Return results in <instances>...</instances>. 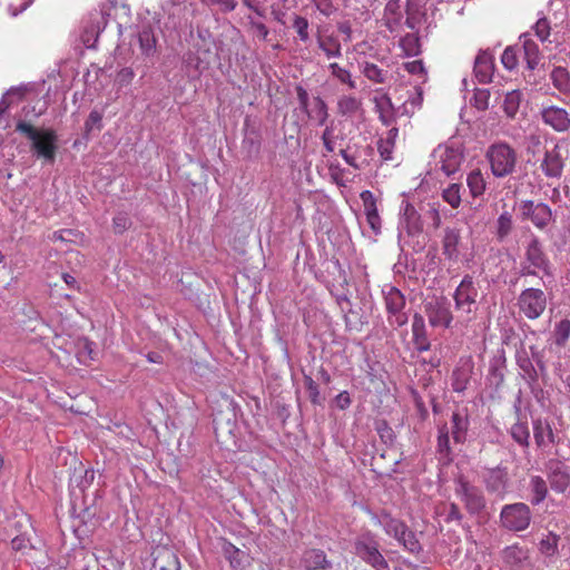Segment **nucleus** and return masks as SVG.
Returning a JSON list of instances; mask_svg holds the SVG:
<instances>
[{
    "mask_svg": "<svg viewBox=\"0 0 570 570\" xmlns=\"http://www.w3.org/2000/svg\"><path fill=\"white\" fill-rule=\"evenodd\" d=\"M101 128H102V114L98 110L90 111V114L85 122L86 134L89 135L94 130L100 131Z\"/></svg>",
    "mask_w": 570,
    "mask_h": 570,
    "instance_id": "8fccbe9b",
    "label": "nucleus"
},
{
    "mask_svg": "<svg viewBox=\"0 0 570 570\" xmlns=\"http://www.w3.org/2000/svg\"><path fill=\"white\" fill-rule=\"evenodd\" d=\"M562 142L554 144L546 149L540 168L548 178H560L564 167V155Z\"/></svg>",
    "mask_w": 570,
    "mask_h": 570,
    "instance_id": "f8f14e48",
    "label": "nucleus"
},
{
    "mask_svg": "<svg viewBox=\"0 0 570 570\" xmlns=\"http://www.w3.org/2000/svg\"><path fill=\"white\" fill-rule=\"evenodd\" d=\"M518 307L527 318L537 320L546 311L547 295L540 288H525L518 297Z\"/></svg>",
    "mask_w": 570,
    "mask_h": 570,
    "instance_id": "9d476101",
    "label": "nucleus"
},
{
    "mask_svg": "<svg viewBox=\"0 0 570 570\" xmlns=\"http://www.w3.org/2000/svg\"><path fill=\"white\" fill-rule=\"evenodd\" d=\"M521 101V92L518 90L509 91L503 101V110L510 118L514 117L519 110Z\"/></svg>",
    "mask_w": 570,
    "mask_h": 570,
    "instance_id": "37998d69",
    "label": "nucleus"
},
{
    "mask_svg": "<svg viewBox=\"0 0 570 570\" xmlns=\"http://www.w3.org/2000/svg\"><path fill=\"white\" fill-rule=\"evenodd\" d=\"M352 401L350 394L346 391L341 392L335 397V404L338 409L345 410L351 405Z\"/></svg>",
    "mask_w": 570,
    "mask_h": 570,
    "instance_id": "0e129e2a",
    "label": "nucleus"
},
{
    "mask_svg": "<svg viewBox=\"0 0 570 570\" xmlns=\"http://www.w3.org/2000/svg\"><path fill=\"white\" fill-rule=\"evenodd\" d=\"M362 106L360 99L353 96H342L337 101V111L343 116L355 115Z\"/></svg>",
    "mask_w": 570,
    "mask_h": 570,
    "instance_id": "e433bc0d",
    "label": "nucleus"
},
{
    "mask_svg": "<svg viewBox=\"0 0 570 570\" xmlns=\"http://www.w3.org/2000/svg\"><path fill=\"white\" fill-rule=\"evenodd\" d=\"M512 229V216L510 213H502L497 220V237L503 240Z\"/></svg>",
    "mask_w": 570,
    "mask_h": 570,
    "instance_id": "a18cd8bd",
    "label": "nucleus"
},
{
    "mask_svg": "<svg viewBox=\"0 0 570 570\" xmlns=\"http://www.w3.org/2000/svg\"><path fill=\"white\" fill-rule=\"evenodd\" d=\"M382 293L389 323L395 327L405 325L407 323V315L403 311L405 307V297L402 292L392 285H385Z\"/></svg>",
    "mask_w": 570,
    "mask_h": 570,
    "instance_id": "0eeeda50",
    "label": "nucleus"
},
{
    "mask_svg": "<svg viewBox=\"0 0 570 570\" xmlns=\"http://www.w3.org/2000/svg\"><path fill=\"white\" fill-rule=\"evenodd\" d=\"M541 115L544 124L557 131H566L570 128V115L563 108L548 106L542 109Z\"/></svg>",
    "mask_w": 570,
    "mask_h": 570,
    "instance_id": "f3484780",
    "label": "nucleus"
},
{
    "mask_svg": "<svg viewBox=\"0 0 570 570\" xmlns=\"http://www.w3.org/2000/svg\"><path fill=\"white\" fill-rule=\"evenodd\" d=\"M17 130L31 141V149L38 158L47 163L55 161L58 136L53 129H37L28 122L19 121Z\"/></svg>",
    "mask_w": 570,
    "mask_h": 570,
    "instance_id": "f257e3e1",
    "label": "nucleus"
},
{
    "mask_svg": "<svg viewBox=\"0 0 570 570\" xmlns=\"http://www.w3.org/2000/svg\"><path fill=\"white\" fill-rule=\"evenodd\" d=\"M402 10L400 0H390L384 9L383 21L391 32H396L402 24Z\"/></svg>",
    "mask_w": 570,
    "mask_h": 570,
    "instance_id": "a878e982",
    "label": "nucleus"
},
{
    "mask_svg": "<svg viewBox=\"0 0 570 570\" xmlns=\"http://www.w3.org/2000/svg\"><path fill=\"white\" fill-rule=\"evenodd\" d=\"M372 521L382 527L387 535L393 537L400 544L412 553H417L421 550V544L407 525L393 518L390 513L382 512L380 514H372Z\"/></svg>",
    "mask_w": 570,
    "mask_h": 570,
    "instance_id": "7ed1b4c3",
    "label": "nucleus"
},
{
    "mask_svg": "<svg viewBox=\"0 0 570 570\" xmlns=\"http://www.w3.org/2000/svg\"><path fill=\"white\" fill-rule=\"evenodd\" d=\"M530 491L532 494V504L538 505L541 502H543L548 494V487L546 480L540 475H533L530 479Z\"/></svg>",
    "mask_w": 570,
    "mask_h": 570,
    "instance_id": "7c9ffc66",
    "label": "nucleus"
},
{
    "mask_svg": "<svg viewBox=\"0 0 570 570\" xmlns=\"http://www.w3.org/2000/svg\"><path fill=\"white\" fill-rule=\"evenodd\" d=\"M466 185L471 196L476 198L483 195L487 183L480 170H472L466 177Z\"/></svg>",
    "mask_w": 570,
    "mask_h": 570,
    "instance_id": "72a5a7b5",
    "label": "nucleus"
},
{
    "mask_svg": "<svg viewBox=\"0 0 570 570\" xmlns=\"http://www.w3.org/2000/svg\"><path fill=\"white\" fill-rule=\"evenodd\" d=\"M523 51L529 69H534L539 63V48L527 35L523 36Z\"/></svg>",
    "mask_w": 570,
    "mask_h": 570,
    "instance_id": "58836bf2",
    "label": "nucleus"
},
{
    "mask_svg": "<svg viewBox=\"0 0 570 570\" xmlns=\"http://www.w3.org/2000/svg\"><path fill=\"white\" fill-rule=\"evenodd\" d=\"M247 20H248V24H249L250 29L253 30L254 35L259 40L266 41L268 38V35H269L268 28L263 22H258V21L254 20L253 17H250V16L247 17Z\"/></svg>",
    "mask_w": 570,
    "mask_h": 570,
    "instance_id": "864d4df0",
    "label": "nucleus"
},
{
    "mask_svg": "<svg viewBox=\"0 0 570 570\" xmlns=\"http://www.w3.org/2000/svg\"><path fill=\"white\" fill-rule=\"evenodd\" d=\"M473 371V364L469 360H461L452 372L451 386L454 392L462 393L466 390Z\"/></svg>",
    "mask_w": 570,
    "mask_h": 570,
    "instance_id": "4be33fe9",
    "label": "nucleus"
},
{
    "mask_svg": "<svg viewBox=\"0 0 570 570\" xmlns=\"http://www.w3.org/2000/svg\"><path fill=\"white\" fill-rule=\"evenodd\" d=\"M485 156L493 176L502 178L513 173L517 165V153L508 144L491 145Z\"/></svg>",
    "mask_w": 570,
    "mask_h": 570,
    "instance_id": "20e7f679",
    "label": "nucleus"
},
{
    "mask_svg": "<svg viewBox=\"0 0 570 570\" xmlns=\"http://www.w3.org/2000/svg\"><path fill=\"white\" fill-rule=\"evenodd\" d=\"M442 198L452 208H458L461 204V185L451 184L442 191Z\"/></svg>",
    "mask_w": 570,
    "mask_h": 570,
    "instance_id": "c03bdc74",
    "label": "nucleus"
},
{
    "mask_svg": "<svg viewBox=\"0 0 570 570\" xmlns=\"http://www.w3.org/2000/svg\"><path fill=\"white\" fill-rule=\"evenodd\" d=\"M534 31L541 41H546L550 36V24L548 20L546 18H540L534 26Z\"/></svg>",
    "mask_w": 570,
    "mask_h": 570,
    "instance_id": "13d9d810",
    "label": "nucleus"
},
{
    "mask_svg": "<svg viewBox=\"0 0 570 570\" xmlns=\"http://www.w3.org/2000/svg\"><path fill=\"white\" fill-rule=\"evenodd\" d=\"M490 91L488 89H475L472 98L473 106L479 110H485L489 107Z\"/></svg>",
    "mask_w": 570,
    "mask_h": 570,
    "instance_id": "603ef678",
    "label": "nucleus"
},
{
    "mask_svg": "<svg viewBox=\"0 0 570 570\" xmlns=\"http://www.w3.org/2000/svg\"><path fill=\"white\" fill-rule=\"evenodd\" d=\"M355 553L376 570H387L389 563L379 550V542L371 532L362 533L354 543Z\"/></svg>",
    "mask_w": 570,
    "mask_h": 570,
    "instance_id": "423d86ee",
    "label": "nucleus"
},
{
    "mask_svg": "<svg viewBox=\"0 0 570 570\" xmlns=\"http://www.w3.org/2000/svg\"><path fill=\"white\" fill-rule=\"evenodd\" d=\"M405 70L411 75H425V68L422 60H414L404 65Z\"/></svg>",
    "mask_w": 570,
    "mask_h": 570,
    "instance_id": "e2e57ef3",
    "label": "nucleus"
},
{
    "mask_svg": "<svg viewBox=\"0 0 570 570\" xmlns=\"http://www.w3.org/2000/svg\"><path fill=\"white\" fill-rule=\"evenodd\" d=\"M361 199L364 205V213L366 216L367 225L370 226L374 235L381 234L382 222L377 212L374 195L370 190H364L361 193Z\"/></svg>",
    "mask_w": 570,
    "mask_h": 570,
    "instance_id": "a211bd4d",
    "label": "nucleus"
},
{
    "mask_svg": "<svg viewBox=\"0 0 570 570\" xmlns=\"http://www.w3.org/2000/svg\"><path fill=\"white\" fill-rule=\"evenodd\" d=\"M552 219V210L551 208L543 203H537V210L534 213V217L532 223L535 227L543 229L549 225Z\"/></svg>",
    "mask_w": 570,
    "mask_h": 570,
    "instance_id": "a19ab883",
    "label": "nucleus"
},
{
    "mask_svg": "<svg viewBox=\"0 0 570 570\" xmlns=\"http://www.w3.org/2000/svg\"><path fill=\"white\" fill-rule=\"evenodd\" d=\"M544 471L552 491L564 493L570 487V459L562 458L559 450L544 463Z\"/></svg>",
    "mask_w": 570,
    "mask_h": 570,
    "instance_id": "39448f33",
    "label": "nucleus"
},
{
    "mask_svg": "<svg viewBox=\"0 0 570 570\" xmlns=\"http://www.w3.org/2000/svg\"><path fill=\"white\" fill-rule=\"evenodd\" d=\"M308 117L316 121L318 126L325 125L328 118L327 105L321 97H315L313 107L308 111Z\"/></svg>",
    "mask_w": 570,
    "mask_h": 570,
    "instance_id": "f704fd0d",
    "label": "nucleus"
},
{
    "mask_svg": "<svg viewBox=\"0 0 570 570\" xmlns=\"http://www.w3.org/2000/svg\"><path fill=\"white\" fill-rule=\"evenodd\" d=\"M328 70L338 82L346 85L348 89H356V81L353 79L351 72L347 69L341 67L336 62H332L328 65Z\"/></svg>",
    "mask_w": 570,
    "mask_h": 570,
    "instance_id": "c9c22d12",
    "label": "nucleus"
},
{
    "mask_svg": "<svg viewBox=\"0 0 570 570\" xmlns=\"http://www.w3.org/2000/svg\"><path fill=\"white\" fill-rule=\"evenodd\" d=\"M423 224L421 216L415 207L409 202L402 203V214L399 222V230L406 232L407 235H417L422 232Z\"/></svg>",
    "mask_w": 570,
    "mask_h": 570,
    "instance_id": "dca6fc26",
    "label": "nucleus"
},
{
    "mask_svg": "<svg viewBox=\"0 0 570 570\" xmlns=\"http://www.w3.org/2000/svg\"><path fill=\"white\" fill-rule=\"evenodd\" d=\"M560 535L549 531L542 535L538 543V550L547 559H553L559 554Z\"/></svg>",
    "mask_w": 570,
    "mask_h": 570,
    "instance_id": "cd10ccee",
    "label": "nucleus"
},
{
    "mask_svg": "<svg viewBox=\"0 0 570 570\" xmlns=\"http://www.w3.org/2000/svg\"><path fill=\"white\" fill-rule=\"evenodd\" d=\"M461 234L456 228H446L442 240L443 254L450 261L458 262L460 256Z\"/></svg>",
    "mask_w": 570,
    "mask_h": 570,
    "instance_id": "b1692460",
    "label": "nucleus"
},
{
    "mask_svg": "<svg viewBox=\"0 0 570 570\" xmlns=\"http://www.w3.org/2000/svg\"><path fill=\"white\" fill-rule=\"evenodd\" d=\"M138 40L142 55L153 56L156 51V38L151 29L144 28L139 35Z\"/></svg>",
    "mask_w": 570,
    "mask_h": 570,
    "instance_id": "4c0bfd02",
    "label": "nucleus"
},
{
    "mask_svg": "<svg viewBox=\"0 0 570 570\" xmlns=\"http://www.w3.org/2000/svg\"><path fill=\"white\" fill-rule=\"evenodd\" d=\"M297 97H298L301 107L303 109H307V105H308V94H307V91L305 89H303L302 87H298L297 88Z\"/></svg>",
    "mask_w": 570,
    "mask_h": 570,
    "instance_id": "774afa93",
    "label": "nucleus"
},
{
    "mask_svg": "<svg viewBox=\"0 0 570 570\" xmlns=\"http://www.w3.org/2000/svg\"><path fill=\"white\" fill-rule=\"evenodd\" d=\"M531 510L522 502L507 504L502 508L500 520L502 525L510 531H523L531 522Z\"/></svg>",
    "mask_w": 570,
    "mask_h": 570,
    "instance_id": "1a4fd4ad",
    "label": "nucleus"
},
{
    "mask_svg": "<svg viewBox=\"0 0 570 570\" xmlns=\"http://www.w3.org/2000/svg\"><path fill=\"white\" fill-rule=\"evenodd\" d=\"M484 482L489 492L504 494L509 483L507 469L498 466L489 470L484 475Z\"/></svg>",
    "mask_w": 570,
    "mask_h": 570,
    "instance_id": "6ab92c4d",
    "label": "nucleus"
},
{
    "mask_svg": "<svg viewBox=\"0 0 570 570\" xmlns=\"http://www.w3.org/2000/svg\"><path fill=\"white\" fill-rule=\"evenodd\" d=\"M131 225V220L125 213L117 214L112 219V226L116 233H124Z\"/></svg>",
    "mask_w": 570,
    "mask_h": 570,
    "instance_id": "6e6d98bb",
    "label": "nucleus"
},
{
    "mask_svg": "<svg viewBox=\"0 0 570 570\" xmlns=\"http://www.w3.org/2000/svg\"><path fill=\"white\" fill-rule=\"evenodd\" d=\"M426 314L432 326L449 327L452 313L445 299H434L426 304Z\"/></svg>",
    "mask_w": 570,
    "mask_h": 570,
    "instance_id": "2eb2a0df",
    "label": "nucleus"
},
{
    "mask_svg": "<svg viewBox=\"0 0 570 570\" xmlns=\"http://www.w3.org/2000/svg\"><path fill=\"white\" fill-rule=\"evenodd\" d=\"M135 77V72L131 68L126 67L117 72L116 81L119 86H128Z\"/></svg>",
    "mask_w": 570,
    "mask_h": 570,
    "instance_id": "680f3d73",
    "label": "nucleus"
},
{
    "mask_svg": "<svg viewBox=\"0 0 570 570\" xmlns=\"http://www.w3.org/2000/svg\"><path fill=\"white\" fill-rule=\"evenodd\" d=\"M522 276H537L552 278V266L537 236H531L524 248V258L521 263Z\"/></svg>",
    "mask_w": 570,
    "mask_h": 570,
    "instance_id": "f03ea898",
    "label": "nucleus"
},
{
    "mask_svg": "<svg viewBox=\"0 0 570 570\" xmlns=\"http://www.w3.org/2000/svg\"><path fill=\"white\" fill-rule=\"evenodd\" d=\"M570 337V321L561 320L554 328V341L559 346H563Z\"/></svg>",
    "mask_w": 570,
    "mask_h": 570,
    "instance_id": "de8ad7c7",
    "label": "nucleus"
},
{
    "mask_svg": "<svg viewBox=\"0 0 570 570\" xmlns=\"http://www.w3.org/2000/svg\"><path fill=\"white\" fill-rule=\"evenodd\" d=\"M373 98L375 111L379 114L380 120L390 126L395 119V111L391 98L382 90H376Z\"/></svg>",
    "mask_w": 570,
    "mask_h": 570,
    "instance_id": "5701e85b",
    "label": "nucleus"
},
{
    "mask_svg": "<svg viewBox=\"0 0 570 570\" xmlns=\"http://www.w3.org/2000/svg\"><path fill=\"white\" fill-rule=\"evenodd\" d=\"M469 430V417L461 412H454L451 419V435L455 443H463L466 440Z\"/></svg>",
    "mask_w": 570,
    "mask_h": 570,
    "instance_id": "c85d7f7f",
    "label": "nucleus"
},
{
    "mask_svg": "<svg viewBox=\"0 0 570 570\" xmlns=\"http://www.w3.org/2000/svg\"><path fill=\"white\" fill-rule=\"evenodd\" d=\"M308 20L301 16H295L293 21V28L296 30L298 38L306 42L309 39L308 33Z\"/></svg>",
    "mask_w": 570,
    "mask_h": 570,
    "instance_id": "3c124183",
    "label": "nucleus"
},
{
    "mask_svg": "<svg viewBox=\"0 0 570 570\" xmlns=\"http://www.w3.org/2000/svg\"><path fill=\"white\" fill-rule=\"evenodd\" d=\"M316 9L324 16L330 17L336 11L332 0H312Z\"/></svg>",
    "mask_w": 570,
    "mask_h": 570,
    "instance_id": "052dcab7",
    "label": "nucleus"
},
{
    "mask_svg": "<svg viewBox=\"0 0 570 570\" xmlns=\"http://www.w3.org/2000/svg\"><path fill=\"white\" fill-rule=\"evenodd\" d=\"M454 483V492L470 514H479L484 510L485 498L478 487L471 484L464 476H459Z\"/></svg>",
    "mask_w": 570,
    "mask_h": 570,
    "instance_id": "6e6552de",
    "label": "nucleus"
},
{
    "mask_svg": "<svg viewBox=\"0 0 570 570\" xmlns=\"http://www.w3.org/2000/svg\"><path fill=\"white\" fill-rule=\"evenodd\" d=\"M412 333L415 348L424 352L430 348V342L426 336L425 322L422 315L415 314L412 322Z\"/></svg>",
    "mask_w": 570,
    "mask_h": 570,
    "instance_id": "bb28decb",
    "label": "nucleus"
},
{
    "mask_svg": "<svg viewBox=\"0 0 570 570\" xmlns=\"http://www.w3.org/2000/svg\"><path fill=\"white\" fill-rule=\"evenodd\" d=\"M533 439L535 445L544 450L558 442V435L553 430L552 422L548 419L537 417L532 420Z\"/></svg>",
    "mask_w": 570,
    "mask_h": 570,
    "instance_id": "4468645a",
    "label": "nucleus"
},
{
    "mask_svg": "<svg viewBox=\"0 0 570 570\" xmlns=\"http://www.w3.org/2000/svg\"><path fill=\"white\" fill-rule=\"evenodd\" d=\"M399 135L396 127L391 128L385 138H382L377 142V150L384 160L392 159V154L395 145V139Z\"/></svg>",
    "mask_w": 570,
    "mask_h": 570,
    "instance_id": "2f4dec72",
    "label": "nucleus"
},
{
    "mask_svg": "<svg viewBox=\"0 0 570 570\" xmlns=\"http://www.w3.org/2000/svg\"><path fill=\"white\" fill-rule=\"evenodd\" d=\"M511 435L518 444L522 446L529 445L530 432L525 423L518 422L513 424L511 428Z\"/></svg>",
    "mask_w": 570,
    "mask_h": 570,
    "instance_id": "49530a36",
    "label": "nucleus"
},
{
    "mask_svg": "<svg viewBox=\"0 0 570 570\" xmlns=\"http://www.w3.org/2000/svg\"><path fill=\"white\" fill-rule=\"evenodd\" d=\"M553 86L561 92H570V75L564 68H556L551 72Z\"/></svg>",
    "mask_w": 570,
    "mask_h": 570,
    "instance_id": "ea45409f",
    "label": "nucleus"
},
{
    "mask_svg": "<svg viewBox=\"0 0 570 570\" xmlns=\"http://www.w3.org/2000/svg\"><path fill=\"white\" fill-rule=\"evenodd\" d=\"M462 519V514L459 510V507L455 504V503H451L449 505V511H448V514L445 517V521L446 522H450V521H461Z\"/></svg>",
    "mask_w": 570,
    "mask_h": 570,
    "instance_id": "69168bd1",
    "label": "nucleus"
},
{
    "mask_svg": "<svg viewBox=\"0 0 570 570\" xmlns=\"http://www.w3.org/2000/svg\"><path fill=\"white\" fill-rule=\"evenodd\" d=\"M400 47L403 50L404 55L409 57L417 56L421 51L420 39L414 33H409L401 38Z\"/></svg>",
    "mask_w": 570,
    "mask_h": 570,
    "instance_id": "79ce46f5",
    "label": "nucleus"
},
{
    "mask_svg": "<svg viewBox=\"0 0 570 570\" xmlns=\"http://www.w3.org/2000/svg\"><path fill=\"white\" fill-rule=\"evenodd\" d=\"M504 563L512 570H522L529 563L528 549L513 544L502 551Z\"/></svg>",
    "mask_w": 570,
    "mask_h": 570,
    "instance_id": "412c9836",
    "label": "nucleus"
},
{
    "mask_svg": "<svg viewBox=\"0 0 570 570\" xmlns=\"http://www.w3.org/2000/svg\"><path fill=\"white\" fill-rule=\"evenodd\" d=\"M95 343L85 338L79 343L78 357L81 362L92 361L97 356Z\"/></svg>",
    "mask_w": 570,
    "mask_h": 570,
    "instance_id": "09e8293b",
    "label": "nucleus"
},
{
    "mask_svg": "<svg viewBox=\"0 0 570 570\" xmlns=\"http://www.w3.org/2000/svg\"><path fill=\"white\" fill-rule=\"evenodd\" d=\"M519 210L523 219H530L532 222L537 210V204L532 200H522L519 205Z\"/></svg>",
    "mask_w": 570,
    "mask_h": 570,
    "instance_id": "bf43d9fd",
    "label": "nucleus"
},
{
    "mask_svg": "<svg viewBox=\"0 0 570 570\" xmlns=\"http://www.w3.org/2000/svg\"><path fill=\"white\" fill-rule=\"evenodd\" d=\"M449 433H450L449 429L444 425V426L440 428L439 436H438L439 451L446 453V454L450 452V435H449Z\"/></svg>",
    "mask_w": 570,
    "mask_h": 570,
    "instance_id": "4d7b16f0",
    "label": "nucleus"
},
{
    "mask_svg": "<svg viewBox=\"0 0 570 570\" xmlns=\"http://www.w3.org/2000/svg\"><path fill=\"white\" fill-rule=\"evenodd\" d=\"M301 566L304 570H328L332 568V562L327 560L323 550L307 549L302 554Z\"/></svg>",
    "mask_w": 570,
    "mask_h": 570,
    "instance_id": "aec40b11",
    "label": "nucleus"
},
{
    "mask_svg": "<svg viewBox=\"0 0 570 570\" xmlns=\"http://www.w3.org/2000/svg\"><path fill=\"white\" fill-rule=\"evenodd\" d=\"M434 157L438 159V166L446 176L456 173L463 160L460 149L450 146H439L434 150Z\"/></svg>",
    "mask_w": 570,
    "mask_h": 570,
    "instance_id": "ddd939ff",
    "label": "nucleus"
},
{
    "mask_svg": "<svg viewBox=\"0 0 570 570\" xmlns=\"http://www.w3.org/2000/svg\"><path fill=\"white\" fill-rule=\"evenodd\" d=\"M501 62L508 70H513L518 65V57L513 47H508L502 56Z\"/></svg>",
    "mask_w": 570,
    "mask_h": 570,
    "instance_id": "5fc2aeb1",
    "label": "nucleus"
},
{
    "mask_svg": "<svg viewBox=\"0 0 570 570\" xmlns=\"http://www.w3.org/2000/svg\"><path fill=\"white\" fill-rule=\"evenodd\" d=\"M317 46L328 59L340 58L342 56V46L340 40L333 35L318 36Z\"/></svg>",
    "mask_w": 570,
    "mask_h": 570,
    "instance_id": "c756f323",
    "label": "nucleus"
},
{
    "mask_svg": "<svg viewBox=\"0 0 570 570\" xmlns=\"http://www.w3.org/2000/svg\"><path fill=\"white\" fill-rule=\"evenodd\" d=\"M474 75L481 83H488L493 75V58L488 51H481L474 62Z\"/></svg>",
    "mask_w": 570,
    "mask_h": 570,
    "instance_id": "393cba45",
    "label": "nucleus"
},
{
    "mask_svg": "<svg viewBox=\"0 0 570 570\" xmlns=\"http://www.w3.org/2000/svg\"><path fill=\"white\" fill-rule=\"evenodd\" d=\"M217 6H219L223 11L228 12L236 8L237 2L235 0H218Z\"/></svg>",
    "mask_w": 570,
    "mask_h": 570,
    "instance_id": "338daca9",
    "label": "nucleus"
},
{
    "mask_svg": "<svg viewBox=\"0 0 570 570\" xmlns=\"http://www.w3.org/2000/svg\"><path fill=\"white\" fill-rule=\"evenodd\" d=\"M478 284L471 275H465L455 288L453 298L459 312L471 314L476 311Z\"/></svg>",
    "mask_w": 570,
    "mask_h": 570,
    "instance_id": "9b49d317",
    "label": "nucleus"
},
{
    "mask_svg": "<svg viewBox=\"0 0 570 570\" xmlns=\"http://www.w3.org/2000/svg\"><path fill=\"white\" fill-rule=\"evenodd\" d=\"M362 73L365 78L374 83H385L389 78V71L380 68L373 62H364L362 65Z\"/></svg>",
    "mask_w": 570,
    "mask_h": 570,
    "instance_id": "473e14b6",
    "label": "nucleus"
}]
</instances>
